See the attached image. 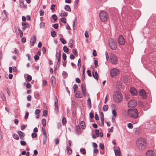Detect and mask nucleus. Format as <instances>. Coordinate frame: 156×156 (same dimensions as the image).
Listing matches in <instances>:
<instances>
[{"instance_id":"f257e3e1","label":"nucleus","mask_w":156,"mask_h":156,"mask_svg":"<svg viewBox=\"0 0 156 156\" xmlns=\"http://www.w3.org/2000/svg\"><path fill=\"white\" fill-rule=\"evenodd\" d=\"M137 147L140 150H143L145 149L146 144L143 139L141 138H138L136 142Z\"/></svg>"},{"instance_id":"f03ea898","label":"nucleus","mask_w":156,"mask_h":156,"mask_svg":"<svg viewBox=\"0 0 156 156\" xmlns=\"http://www.w3.org/2000/svg\"><path fill=\"white\" fill-rule=\"evenodd\" d=\"M113 99L116 103L120 102L122 99V96L121 93L119 91L115 92L113 95Z\"/></svg>"},{"instance_id":"7ed1b4c3","label":"nucleus","mask_w":156,"mask_h":156,"mask_svg":"<svg viewBox=\"0 0 156 156\" xmlns=\"http://www.w3.org/2000/svg\"><path fill=\"white\" fill-rule=\"evenodd\" d=\"M128 114L129 116L134 119H136L138 116V112L137 109L128 110Z\"/></svg>"},{"instance_id":"20e7f679","label":"nucleus","mask_w":156,"mask_h":156,"mask_svg":"<svg viewBox=\"0 0 156 156\" xmlns=\"http://www.w3.org/2000/svg\"><path fill=\"white\" fill-rule=\"evenodd\" d=\"M99 17L102 22L107 21L108 18V16L106 12L103 11H101L99 13Z\"/></svg>"},{"instance_id":"39448f33","label":"nucleus","mask_w":156,"mask_h":156,"mask_svg":"<svg viewBox=\"0 0 156 156\" xmlns=\"http://www.w3.org/2000/svg\"><path fill=\"white\" fill-rule=\"evenodd\" d=\"M109 46L111 49L115 50L117 47V43L116 41L113 39H111L108 41Z\"/></svg>"},{"instance_id":"423d86ee","label":"nucleus","mask_w":156,"mask_h":156,"mask_svg":"<svg viewBox=\"0 0 156 156\" xmlns=\"http://www.w3.org/2000/svg\"><path fill=\"white\" fill-rule=\"evenodd\" d=\"M110 62L113 64H116L118 62V58L116 56L113 54H111L110 56Z\"/></svg>"},{"instance_id":"0eeeda50","label":"nucleus","mask_w":156,"mask_h":156,"mask_svg":"<svg viewBox=\"0 0 156 156\" xmlns=\"http://www.w3.org/2000/svg\"><path fill=\"white\" fill-rule=\"evenodd\" d=\"M119 70L116 68H114L111 69L110 72V75L112 77H114L119 74Z\"/></svg>"},{"instance_id":"6e6552de","label":"nucleus","mask_w":156,"mask_h":156,"mask_svg":"<svg viewBox=\"0 0 156 156\" xmlns=\"http://www.w3.org/2000/svg\"><path fill=\"white\" fill-rule=\"evenodd\" d=\"M137 105V102L134 99H131L128 103V106L129 108H134Z\"/></svg>"},{"instance_id":"1a4fd4ad","label":"nucleus","mask_w":156,"mask_h":156,"mask_svg":"<svg viewBox=\"0 0 156 156\" xmlns=\"http://www.w3.org/2000/svg\"><path fill=\"white\" fill-rule=\"evenodd\" d=\"M118 41L119 44L123 45L125 43L124 37L122 35H120L118 38Z\"/></svg>"},{"instance_id":"9d476101","label":"nucleus","mask_w":156,"mask_h":156,"mask_svg":"<svg viewBox=\"0 0 156 156\" xmlns=\"http://www.w3.org/2000/svg\"><path fill=\"white\" fill-rule=\"evenodd\" d=\"M61 56V52H59L58 53L57 52L56 53V57L58 60L57 65H58V66H59L60 63Z\"/></svg>"},{"instance_id":"9b49d317","label":"nucleus","mask_w":156,"mask_h":156,"mask_svg":"<svg viewBox=\"0 0 156 156\" xmlns=\"http://www.w3.org/2000/svg\"><path fill=\"white\" fill-rule=\"evenodd\" d=\"M146 156H156L155 153L152 150L147 151L146 153Z\"/></svg>"},{"instance_id":"f8f14e48","label":"nucleus","mask_w":156,"mask_h":156,"mask_svg":"<svg viewBox=\"0 0 156 156\" xmlns=\"http://www.w3.org/2000/svg\"><path fill=\"white\" fill-rule=\"evenodd\" d=\"M36 39L35 35H33L30 41V44L31 46H34L36 41Z\"/></svg>"},{"instance_id":"ddd939ff","label":"nucleus","mask_w":156,"mask_h":156,"mask_svg":"<svg viewBox=\"0 0 156 156\" xmlns=\"http://www.w3.org/2000/svg\"><path fill=\"white\" fill-rule=\"evenodd\" d=\"M81 90L84 96L85 97L86 95L87 92L85 88V84H82L81 85Z\"/></svg>"},{"instance_id":"4468645a","label":"nucleus","mask_w":156,"mask_h":156,"mask_svg":"<svg viewBox=\"0 0 156 156\" xmlns=\"http://www.w3.org/2000/svg\"><path fill=\"white\" fill-rule=\"evenodd\" d=\"M22 25L23 26L22 28L23 30H24L27 28L29 27V24L26 23L22 22Z\"/></svg>"},{"instance_id":"2eb2a0df","label":"nucleus","mask_w":156,"mask_h":156,"mask_svg":"<svg viewBox=\"0 0 156 156\" xmlns=\"http://www.w3.org/2000/svg\"><path fill=\"white\" fill-rule=\"evenodd\" d=\"M130 91L132 94L135 95L137 94V92L136 89L134 87H131L130 89Z\"/></svg>"},{"instance_id":"dca6fc26","label":"nucleus","mask_w":156,"mask_h":156,"mask_svg":"<svg viewBox=\"0 0 156 156\" xmlns=\"http://www.w3.org/2000/svg\"><path fill=\"white\" fill-rule=\"evenodd\" d=\"M18 134L19 135L20 138L21 140H24V136L25 134L22 132L19 131L17 132Z\"/></svg>"},{"instance_id":"f3484780","label":"nucleus","mask_w":156,"mask_h":156,"mask_svg":"<svg viewBox=\"0 0 156 156\" xmlns=\"http://www.w3.org/2000/svg\"><path fill=\"white\" fill-rule=\"evenodd\" d=\"M76 132L78 134H80L81 133V129L79 126H76Z\"/></svg>"},{"instance_id":"a211bd4d","label":"nucleus","mask_w":156,"mask_h":156,"mask_svg":"<svg viewBox=\"0 0 156 156\" xmlns=\"http://www.w3.org/2000/svg\"><path fill=\"white\" fill-rule=\"evenodd\" d=\"M139 95L140 96H142L143 98H144L146 95L145 91L143 89L140 90L139 91Z\"/></svg>"},{"instance_id":"6ab92c4d","label":"nucleus","mask_w":156,"mask_h":156,"mask_svg":"<svg viewBox=\"0 0 156 156\" xmlns=\"http://www.w3.org/2000/svg\"><path fill=\"white\" fill-rule=\"evenodd\" d=\"M0 95L2 100L4 101H5L6 98L5 94L3 93V92L2 91H1L0 92Z\"/></svg>"},{"instance_id":"aec40b11","label":"nucleus","mask_w":156,"mask_h":156,"mask_svg":"<svg viewBox=\"0 0 156 156\" xmlns=\"http://www.w3.org/2000/svg\"><path fill=\"white\" fill-rule=\"evenodd\" d=\"M75 96L77 98H81L82 97V94L81 92L78 91L75 94Z\"/></svg>"},{"instance_id":"412c9836","label":"nucleus","mask_w":156,"mask_h":156,"mask_svg":"<svg viewBox=\"0 0 156 156\" xmlns=\"http://www.w3.org/2000/svg\"><path fill=\"white\" fill-rule=\"evenodd\" d=\"M51 81L52 83V86L53 87L55 86V78L52 76L51 78Z\"/></svg>"},{"instance_id":"4be33fe9","label":"nucleus","mask_w":156,"mask_h":156,"mask_svg":"<svg viewBox=\"0 0 156 156\" xmlns=\"http://www.w3.org/2000/svg\"><path fill=\"white\" fill-rule=\"evenodd\" d=\"M87 105L89 109H90L91 107V101L90 98H89L87 100Z\"/></svg>"},{"instance_id":"5701e85b","label":"nucleus","mask_w":156,"mask_h":156,"mask_svg":"<svg viewBox=\"0 0 156 156\" xmlns=\"http://www.w3.org/2000/svg\"><path fill=\"white\" fill-rule=\"evenodd\" d=\"M67 154L70 155L72 154V150L69 146H67Z\"/></svg>"},{"instance_id":"b1692460","label":"nucleus","mask_w":156,"mask_h":156,"mask_svg":"<svg viewBox=\"0 0 156 156\" xmlns=\"http://www.w3.org/2000/svg\"><path fill=\"white\" fill-rule=\"evenodd\" d=\"M92 75L95 79H96L97 80H98V73L97 72H95L94 73H93Z\"/></svg>"},{"instance_id":"393cba45","label":"nucleus","mask_w":156,"mask_h":156,"mask_svg":"<svg viewBox=\"0 0 156 156\" xmlns=\"http://www.w3.org/2000/svg\"><path fill=\"white\" fill-rule=\"evenodd\" d=\"M64 9L66 11L69 12L71 11V9L69 6L68 5H66L65 6Z\"/></svg>"},{"instance_id":"a878e982","label":"nucleus","mask_w":156,"mask_h":156,"mask_svg":"<svg viewBox=\"0 0 156 156\" xmlns=\"http://www.w3.org/2000/svg\"><path fill=\"white\" fill-rule=\"evenodd\" d=\"M80 125L82 129H84L85 127V123L83 121H81L80 123Z\"/></svg>"},{"instance_id":"bb28decb","label":"nucleus","mask_w":156,"mask_h":156,"mask_svg":"<svg viewBox=\"0 0 156 156\" xmlns=\"http://www.w3.org/2000/svg\"><path fill=\"white\" fill-rule=\"evenodd\" d=\"M119 150H114V152L115 153V154L116 156H117L120 154V151L119 150V148L118 147Z\"/></svg>"},{"instance_id":"cd10ccee","label":"nucleus","mask_w":156,"mask_h":156,"mask_svg":"<svg viewBox=\"0 0 156 156\" xmlns=\"http://www.w3.org/2000/svg\"><path fill=\"white\" fill-rule=\"evenodd\" d=\"M42 123L43 125V127H45L46 125V120L44 119H42Z\"/></svg>"},{"instance_id":"c85d7f7f","label":"nucleus","mask_w":156,"mask_h":156,"mask_svg":"<svg viewBox=\"0 0 156 156\" xmlns=\"http://www.w3.org/2000/svg\"><path fill=\"white\" fill-rule=\"evenodd\" d=\"M68 15L67 12H64L61 13L60 16L61 17L66 16Z\"/></svg>"},{"instance_id":"c756f323","label":"nucleus","mask_w":156,"mask_h":156,"mask_svg":"<svg viewBox=\"0 0 156 156\" xmlns=\"http://www.w3.org/2000/svg\"><path fill=\"white\" fill-rule=\"evenodd\" d=\"M128 77V76L127 75H126L124 78V82L126 83H127L128 82V80L127 77Z\"/></svg>"},{"instance_id":"7c9ffc66","label":"nucleus","mask_w":156,"mask_h":156,"mask_svg":"<svg viewBox=\"0 0 156 156\" xmlns=\"http://www.w3.org/2000/svg\"><path fill=\"white\" fill-rule=\"evenodd\" d=\"M12 136L16 140H18L19 139V136L17 134H13L12 135Z\"/></svg>"},{"instance_id":"2f4dec72","label":"nucleus","mask_w":156,"mask_h":156,"mask_svg":"<svg viewBox=\"0 0 156 156\" xmlns=\"http://www.w3.org/2000/svg\"><path fill=\"white\" fill-rule=\"evenodd\" d=\"M116 85L119 89H120L121 88V83L120 81L117 82Z\"/></svg>"},{"instance_id":"473e14b6","label":"nucleus","mask_w":156,"mask_h":156,"mask_svg":"<svg viewBox=\"0 0 156 156\" xmlns=\"http://www.w3.org/2000/svg\"><path fill=\"white\" fill-rule=\"evenodd\" d=\"M108 105H105L104 106V107L103 108V110L104 112H105L108 110Z\"/></svg>"},{"instance_id":"72a5a7b5","label":"nucleus","mask_w":156,"mask_h":156,"mask_svg":"<svg viewBox=\"0 0 156 156\" xmlns=\"http://www.w3.org/2000/svg\"><path fill=\"white\" fill-rule=\"evenodd\" d=\"M47 140V136H44L43 137V144H45Z\"/></svg>"},{"instance_id":"f704fd0d","label":"nucleus","mask_w":156,"mask_h":156,"mask_svg":"<svg viewBox=\"0 0 156 156\" xmlns=\"http://www.w3.org/2000/svg\"><path fill=\"white\" fill-rule=\"evenodd\" d=\"M18 30L20 34V37L21 38L22 37L23 35V32L20 28H18Z\"/></svg>"},{"instance_id":"c9c22d12","label":"nucleus","mask_w":156,"mask_h":156,"mask_svg":"<svg viewBox=\"0 0 156 156\" xmlns=\"http://www.w3.org/2000/svg\"><path fill=\"white\" fill-rule=\"evenodd\" d=\"M55 108H58V104L57 97H55Z\"/></svg>"},{"instance_id":"e433bc0d","label":"nucleus","mask_w":156,"mask_h":156,"mask_svg":"<svg viewBox=\"0 0 156 156\" xmlns=\"http://www.w3.org/2000/svg\"><path fill=\"white\" fill-rule=\"evenodd\" d=\"M63 50L65 52L67 53L69 51V48L66 46H64L63 47Z\"/></svg>"},{"instance_id":"4c0bfd02","label":"nucleus","mask_w":156,"mask_h":156,"mask_svg":"<svg viewBox=\"0 0 156 156\" xmlns=\"http://www.w3.org/2000/svg\"><path fill=\"white\" fill-rule=\"evenodd\" d=\"M60 40L63 44H65L66 43V41L63 38H61Z\"/></svg>"},{"instance_id":"58836bf2","label":"nucleus","mask_w":156,"mask_h":156,"mask_svg":"<svg viewBox=\"0 0 156 156\" xmlns=\"http://www.w3.org/2000/svg\"><path fill=\"white\" fill-rule=\"evenodd\" d=\"M80 152H82V154H86V150L84 148H81L80 150Z\"/></svg>"},{"instance_id":"ea45409f","label":"nucleus","mask_w":156,"mask_h":156,"mask_svg":"<svg viewBox=\"0 0 156 156\" xmlns=\"http://www.w3.org/2000/svg\"><path fill=\"white\" fill-rule=\"evenodd\" d=\"M51 34L52 37H54L56 35V33L55 31L52 30L51 32Z\"/></svg>"},{"instance_id":"a19ab883","label":"nucleus","mask_w":156,"mask_h":156,"mask_svg":"<svg viewBox=\"0 0 156 156\" xmlns=\"http://www.w3.org/2000/svg\"><path fill=\"white\" fill-rule=\"evenodd\" d=\"M48 112L47 111L44 110L43 112V116H46L47 115Z\"/></svg>"},{"instance_id":"79ce46f5","label":"nucleus","mask_w":156,"mask_h":156,"mask_svg":"<svg viewBox=\"0 0 156 156\" xmlns=\"http://www.w3.org/2000/svg\"><path fill=\"white\" fill-rule=\"evenodd\" d=\"M95 133L97 137H98L99 136V130L98 129H95Z\"/></svg>"},{"instance_id":"37998d69","label":"nucleus","mask_w":156,"mask_h":156,"mask_svg":"<svg viewBox=\"0 0 156 156\" xmlns=\"http://www.w3.org/2000/svg\"><path fill=\"white\" fill-rule=\"evenodd\" d=\"M77 65L78 67L80 69V66H81V62L80 61V59H79L78 61Z\"/></svg>"},{"instance_id":"c03bdc74","label":"nucleus","mask_w":156,"mask_h":156,"mask_svg":"<svg viewBox=\"0 0 156 156\" xmlns=\"http://www.w3.org/2000/svg\"><path fill=\"white\" fill-rule=\"evenodd\" d=\"M52 17L55 21L56 20L58 19L57 16L55 14H54L52 16Z\"/></svg>"},{"instance_id":"a18cd8bd","label":"nucleus","mask_w":156,"mask_h":156,"mask_svg":"<svg viewBox=\"0 0 156 156\" xmlns=\"http://www.w3.org/2000/svg\"><path fill=\"white\" fill-rule=\"evenodd\" d=\"M27 79L29 81H30L32 80V77L31 76L28 75L27 77Z\"/></svg>"},{"instance_id":"49530a36","label":"nucleus","mask_w":156,"mask_h":156,"mask_svg":"<svg viewBox=\"0 0 156 156\" xmlns=\"http://www.w3.org/2000/svg\"><path fill=\"white\" fill-rule=\"evenodd\" d=\"M40 112V111L39 109H36L34 113L35 115H37L39 114Z\"/></svg>"},{"instance_id":"de8ad7c7","label":"nucleus","mask_w":156,"mask_h":156,"mask_svg":"<svg viewBox=\"0 0 156 156\" xmlns=\"http://www.w3.org/2000/svg\"><path fill=\"white\" fill-rule=\"evenodd\" d=\"M128 127L130 129H132L133 127V124L131 123H129L128 124Z\"/></svg>"},{"instance_id":"09e8293b","label":"nucleus","mask_w":156,"mask_h":156,"mask_svg":"<svg viewBox=\"0 0 156 156\" xmlns=\"http://www.w3.org/2000/svg\"><path fill=\"white\" fill-rule=\"evenodd\" d=\"M62 57L63 59L64 60H66V55L65 53H63L62 54Z\"/></svg>"},{"instance_id":"8fccbe9b","label":"nucleus","mask_w":156,"mask_h":156,"mask_svg":"<svg viewBox=\"0 0 156 156\" xmlns=\"http://www.w3.org/2000/svg\"><path fill=\"white\" fill-rule=\"evenodd\" d=\"M44 11L43 10H41L40 11V14L41 16H42L44 15Z\"/></svg>"},{"instance_id":"3c124183","label":"nucleus","mask_w":156,"mask_h":156,"mask_svg":"<svg viewBox=\"0 0 156 156\" xmlns=\"http://www.w3.org/2000/svg\"><path fill=\"white\" fill-rule=\"evenodd\" d=\"M112 114L113 115L115 116L116 117L117 114H116V112L115 110H113L112 111Z\"/></svg>"},{"instance_id":"603ef678","label":"nucleus","mask_w":156,"mask_h":156,"mask_svg":"<svg viewBox=\"0 0 156 156\" xmlns=\"http://www.w3.org/2000/svg\"><path fill=\"white\" fill-rule=\"evenodd\" d=\"M70 42V45L69 46V47L71 48H73V41H72V40H71Z\"/></svg>"},{"instance_id":"864d4df0","label":"nucleus","mask_w":156,"mask_h":156,"mask_svg":"<svg viewBox=\"0 0 156 156\" xmlns=\"http://www.w3.org/2000/svg\"><path fill=\"white\" fill-rule=\"evenodd\" d=\"M61 21L64 23H66V19L65 18H62Z\"/></svg>"},{"instance_id":"5fc2aeb1","label":"nucleus","mask_w":156,"mask_h":156,"mask_svg":"<svg viewBox=\"0 0 156 156\" xmlns=\"http://www.w3.org/2000/svg\"><path fill=\"white\" fill-rule=\"evenodd\" d=\"M37 136V134L35 133H33L31 134V136L32 138H35Z\"/></svg>"},{"instance_id":"6e6d98bb","label":"nucleus","mask_w":156,"mask_h":156,"mask_svg":"<svg viewBox=\"0 0 156 156\" xmlns=\"http://www.w3.org/2000/svg\"><path fill=\"white\" fill-rule=\"evenodd\" d=\"M99 147L100 148L102 149H104V145L102 144H99Z\"/></svg>"},{"instance_id":"4d7b16f0","label":"nucleus","mask_w":156,"mask_h":156,"mask_svg":"<svg viewBox=\"0 0 156 156\" xmlns=\"http://www.w3.org/2000/svg\"><path fill=\"white\" fill-rule=\"evenodd\" d=\"M66 122V119L64 117L62 119V122L63 124H65Z\"/></svg>"},{"instance_id":"13d9d810","label":"nucleus","mask_w":156,"mask_h":156,"mask_svg":"<svg viewBox=\"0 0 156 156\" xmlns=\"http://www.w3.org/2000/svg\"><path fill=\"white\" fill-rule=\"evenodd\" d=\"M41 28H44V23L43 22H41L40 23Z\"/></svg>"},{"instance_id":"bf43d9fd","label":"nucleus","mask_w":156,"mask_h":156,"mask_svg":"<svg viewBox=\"0 0 156 156\" xmlns=\"http://www.w3.org/2000/svg\"><path fill=\"white\" fill-rule=\"evenodd\" d=\"M89 117L90 118L92 119L94 118V115L93 113L92 112H90L89 114Z\"/></svg>"},{"instance_id":"052dcab7","label":"nucleus","mask_w":156,"mask_h":156,"mask_svg":"<svg viewBox=\"0 0 156 156\" xmlns=\"http://www.w3.org/2000/svg\"><path fill=\"white\" fill-rule=\"evenodd\" d=\"M20 144L21 145L24 146L26 144V142L25 141H21L20 142Z\"/></svg>"},{"instance_id":"680f3d73","label":"nucleus","mask_w":156,"mask_h":156,"mask_svg":"<svg viewBox=\"0 0 156 156\" xmlns=\"http://www.w3.org/2000/svg\"><path fill=\"white\" fill-rule=\"evenodd\" d=\"M31 86L30 83H27L26 85V87L27 88H31Z\"/></svg>"},{"instance_id":"e2e57ef3","label":"nucleus","mask_w":156,"mask_h":156,"mask_svg":"<svg viewBox=\"0 0 156 156\" xmlns=\"http://www.w3.org/2000/svg\"><path fill=\"white\" fill-rule=\"evenodd\" d=\"M138 105L142 107L143 106V103L141 101H139L138 102Z\"/></svg>"},{"instance_id":"0e129e2a","label":"nucleus","mask_w":156,"mask_h":156,"mask_svg":"<svg viewBox=\"0 0 156 156\" xmlns=\"http://www.w3.org/2000/svg\"><path fill=\"white\" fill-rule=\"evenodd\" d=\"M87 73L89 76H91V72H90V71L89 70H87Z\"/></svg>"},{"instance_id":"69168bd1","label":"nucleus","mask_w":156,"mask_h":156,"mask_svg":"<svg viewBox=\"0 0 156 156\" xmlns=\"http://www.w3.org/2000/svg\"><path fill=\"white\" fill-rule=\"evenodd\" d=\"M58 25L57 23H55L53 25V27L55 29H56L58 28Z\"/></svg>"},{"instance_id":"338daca9","label":"nucleus","mask_w":156,"mask_h":156,"mask_svg":"<svg viewBox=\"0 0 156 156\" xmlns=\"http://www.w3.org/2000/svg\"><path fill=\"white\" fill-rule=\"evenodd\" d=\"M95 119L96 120H98L99 119V117L97 114H95Z\"/></svg>"},{"instance_id":"774afa93","label":"nucleus","mask_w":156,"mask_h":156,"mask_svg":"<svg viewBox=\"0 0 156 156\" xmlns=\"http://www.w3.org/2000/svg\"><path fill=\"white\" fill-rule=\"evenodd\" d=\"M55 6V5L54 4H52L51 6V10H53L54 9V7Z\"/></svg>"}]
</instances>
